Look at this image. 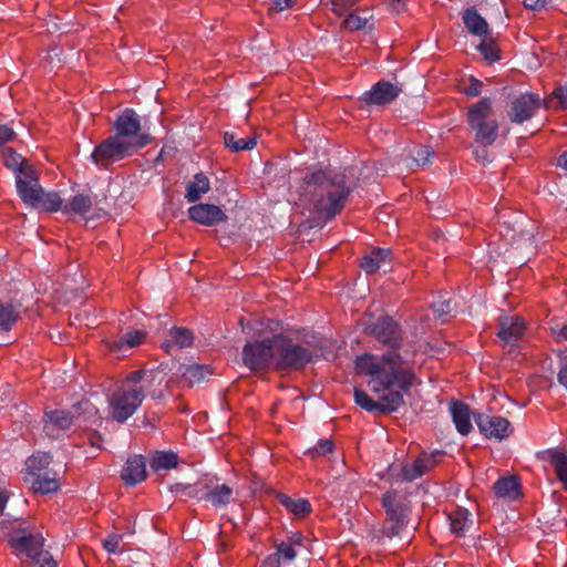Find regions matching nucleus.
Listing matches in <instances>:
<instances>
[{
    "label": "nucleus",
    "mask_w": 567,
    "mask_h": 567,
    "mask_svg": "<svg viewBox=\"0 0 567 567\" xmlns=\"http://www.w3.org/2000/svg\"><path fill=\"white\" fill-rule=\"evenodd\" d=\"M402 92L398 84L386 81L375 83L371 90L364 92L362 100L367 104L385 105L393 102Z\"/></svg>",
    "instance_id": "aec40b11"
},
{
    "label": "nucleus",
    "mask_w": 567,
    "mask_h": 567,
    "mask_svg": "<svg viewBox=\"0 0 567 567\" xmlns=\"http://www.w3.org/2000/svg\"><path fill=\"white\" fill-rule=\"evenodd\" d=\"M171 340L163 343V348L169 351L174 346L178 348L190 347L194 342L193 332L183 327H174L169 331Z\"/></svg>",
    "instance_id": "7c9ffc66"
},
{
    "label": "nucleus",
    "mask_w": 567,
    "mask_h": 567,
    "mask_svg": "<svg viewBox=\"0 0 567 567\" xmlns=\"http://www.w3.org/2000/svg\"><path fill=\"white\" fill-rule=\"evenodd\" d=\"M296 0H274L275 9L282 11L293 4Z\"/></svg>",
    "instance_id": "0e129e2a"
},
{
    "label": "nucleus",
    "mask_w": 567,
    "mask_h": 567,
    "mask_svg": "<svg viewBox=\"0 0 567 567\" xmlns=\"http://www.w3.org/2000/svg\"><path fill=\"white\" fill-rule=\"evenodd\" d=\"M16 137V133L12 127L7 124H0V146L12 141Z\"/></svg>",
    "instance_id": "6e6d98bb"
},
{
    "label": "nucleus",
    "mask_w": 567,
    "mask_h": 567,
    "mask_svg": "<svg viewBox=\"0 0 567 567\" xmlns=\"http://www.w3.org/2000/svg\"><path fill=\"white\" fill-rule=\"evenodd\" d=\"M355 1L357 0H332L333 11L338 14H343Z\"/></svg>",
    "instance_id": "4d7b16f0"
},
{
    "label": "nucleus",
    "mask_w": 567,
    "mask_h": 567,
    "mask_svg": "<svg viewBox=\"0 0 567 567\" xmlns=\"http://www.w3.org/2000/svg\"><path fill=\"white\" fill-rule=\"evenodd\" d=\"M114 128L117 137L131 144L142 143L143 147L151 142L147 133H141V121L137 113L132 109H125L115 120Z\"/></svg>",
    "instance_id": "ddd939ff"
},
{
    "label": "nucleus",
    "mask_w": 567,
    "mask_h": 567,
    "mask_svg": "<svg viewBox=\"0 0 567 567\" xmlns=\"http://www.w3.org/2000/svg\"><path fill=\"white\" fill-rule=\"evenodd\" d=\"M365 331L375 337L380 342L390 347H398L401 340V332L398 323L389 317L380 318L369 322Z\"/></svg>",
    "instance_id": "f3484780"
},
{
    "label": "nucleus",
    "mask_w": 567,
    "mask_h": 567,
    "mask_svg": "<svg viewBox=\"0 0 567 567\" xmlns=\"http://www.w3.org/2000/svg\"><path fill=\"white\" fill-rule=\"evenodd\" d=\"M450 413L457 432L467 435L473 429L472 413L468 405L460 401H453L450 404Z\"/></svg>",
    "instance_id": "b1692460"
},
{
    "label": "nucleus",
    "mask_w": 567,
    "mask_h": 567,
    "mask_svg": "<svg viewBox=\"0 0 567 567\" xmlns=\"http://www.w3.org/2000/svg\"><path fill=\"white\" fill-rule=\"evenodd\" d=\"M486 146L487 145L483 144V147H477L474 150L475 159L483 165L491 162V157H489L488 151L486 150Z\"/></svg>",
    "instance_id": "13d9d810"
},
{
    "label": "nucleus",
    "mask_w": 567,
    "mask_h": 567,
    "mask_svg": "<svg viewBox=\"0 0 567 567\" xmlns=\"http://www.w3.org/2000/svg\"><path fill=\"white\" fill-rule=\"evenodd\" d=\"M8 542L17 556L25 555L38 567H55L53 556L43 549L42 534L30 525L16 523L8 534Z\"/></svg>",
    "instance_id": "7ed1b4c3"
},
{
    "label": "nucleus",
    "mask_w": 567,
    "mask_h": 567,
    "mask_svg": "<svg viewBox=\"0 0 567 567\" xmlns=\"http://www.w3.org/2000/svg\"><path fill=\"white\" fill-rule=\"evenodd\" d=\"M392 251L388 248H374L361 261L362 269L368 274H373L390 264Z\"/></svg>",
    "instance_id": "a878e982"
},
{
    "label": "nucleus",
    "mask_w": 567,
    "mask_h": 567,
    "mask_svg": "<svg viewBox=\"0 0 567 567\" xmlns=\"http://www.w3.org/2000/svg\"><path fill=\"white\" fill-rule=\"evenodd\" d=\"M51 463V455L45 452H38L25 461L27 472L30 476L47 473Z\"/></svg>",
    "instance_id": "c9c22d12"
},
{
    "label": "nucleus",
    "mask_w": 567,
    "mask_h": 567,
    "mask_svg": "<svg viewBox=\"0 0 567 567\" xmlns=\"http://www.w3.org/2000/svg\"><path fill=\"white\" fill-rule=\"evenodd\" d=\"M435 464V454H424L411 462L392 464L389 475L394 483L412 482L427 473Z\"/></svg>",
    "instance_id": "4468645a"
},
{
    "label": "nucleus",
    "mask_w": 567,
    "mask_h": 567,
    "mask_svg": "<svg viewBox=\"0 0 567 567\" xmlns=\"http://www.w3.org/2000/svg\"><path fill=\"white\" fill-rule=\"evenodd\" d=\"M494 491L498 497L515 499L519 495V483L513 477H502L494 484Z\"/></svg>",
    "instance_id": "72a5a7b5"
},
{
    "label": "nucleus",
    "mask_w": 567,
    "mask_h": 567,
    "mask_svg": "<svg viewBox=\"0 0 567 567\" xmlns=\"http://www.w3.org/2000/svg\"><path fill=\"white\" fill-rule=\"evenodd\" d=\"M178 373L189 385H194L206 380V378L212 374V370L209 365L192 363L181 364Z\"/></svg>",
    "instance_id": "bb28decb"
},
{
    "label": "nucleus",
    "mask_w": 567,
    "mask_h": 567,
    "mask_svg": "<svg viewBox=\"0 0 567 567\" xmlns=\"http://www.w3.org/2000/svg\"><path fill=\"white\" fill-rule=\"evenodd\" d=\"M547 461L556 471L558 480L567 487V454L557 450L545 452Z\"/></svg>",
    "instance_id": "473e14b6"
},
{
    "label": "nucleus",
    "mask_w": 567,
    "mask_h": 567,
    "mask_svg": "<svg viewBox=\"0 0 567 567\" xmlns=\"http://www.w3.org/2000/svg\"><path fill=\"white\" fill-rule=\"evenodd\" d=\"M276 554H279L280 559L284 558L286 560H293L297 556V553L291 543H280L276 547Z\"/></svg>",
    "instance_id": "8fccbe9b"
},
{
    "label": "nucleus",
    "mask_w": 567,
    "mask_h": 567,
    "mask_svg": "<svg viewBox=\"0 0 567 567\" xmlns=\"http://www.w3.org/2000/svg\"><path fill=\"white\" fill-rule=\"evenodd\" d=\"M475 422L481 433L487 439L502 441L513 432L509 421L499 415L478 413L475 415Z\"/></svg>",
    "instance_id": "dca6fc26"
},
{
    "label": "nucleus",
    "mask_w": 567,
    "mask_h": 567,
    "mask_svg": "<svg viewBox=\"0 0 567 567\" xmlns=\"http://www.w3.org/2000/svg\"><path fill=\"white\" fill-rule=\"evenodd\" d=\"M14 176L17 187L19 185L21 186L22 183L23 185L27 183L30 184L31 182L38 179L37 173L30 163L25 164L22 169H20V172L14 173Z\"/></svg>",
    "instance_id": "49530a36"
},
{
    "label": "nucleus",
    "mask_w": 567,
    "mask_h": 567,
    "mask_svg": "<svg viewBox=\"0 0 567 567\" xmlns=\"http://www.w3.org/2000/svg\"><path fill=\"white\" fill-rule=\"evenodd\" d=\"M28 163V159L17 153L13 148H6L3 151V164L8 169L12 171L13 174L20 172V169H22V167Z\"/></svg>",
    "instance_id": "37998d69"
},
{
    "label": "nucleus",
    "mask_w": 567,
    "mask_h": 567,
    "mask_svg": "<svg viewBox=\"0 0 567 567\" xmlns=\"http://www.w3.org/2000/svg\"><path fill=\"white\" fill-rule=\"evenodd\" d=\"M451 532L458 536H465L473 526L472 513L466 508L457 507L449 515Z\"/></svg>",
    "instance_id": "393cba45"
},
{
    "label": "nucleus",
    "mask_w": 567,
    "mask_h": 567,
    "mask_svg": "<svg viewBox=\"0 0 567 567\" xmlns=\"http://www.w3.org/2000/svg\"><path fill=\"white\" fill-rule=\"evenodd\" d=\"M189 218L200 225L214 226L226 219L225 213L213 204H197L188 208Z\"/></svg>",
    "instance_id": "4be33fe9"
},
{
    "label": "nucleus",
    "mask_w": 567,
    "mask_h": 567,
    "mask_svg": "<svg viewBox=\"0 0 567 567\" xmlns=\"http://www.w3.org/2000/svg\"><path fill=\"white\" fill-rule=\"evenodd\" d=\"M559 383L567 389V363L560 369L558 373Z\"/></svg>",
    "instance_id": "69168bd1"
},
{
    "label": "nucleus",
    "mask_w": 567,
    "mask_h": 567,
    "mask_svg": "<svg viewBox=\"0 0 567 567\" xmlns=\"http://www.w3.org/2000/svg\"><path fill=\"white\" fill-rule=\"evenodd\" d=\"M35 207H40L48 212H58L62 210V199L55 192H49L45 193L43 189L41 190V195H39V198L37 200Z\"/></svg>",
    "instance_id": "79ce46f5"
},
{
    "label": "nucleus",
    "mask_w": 567,
    "mask_h": 567,
    "mask_svg": "<svg viewBox=\"0 0 567 567\" xmlns=\"http://www.w3.org/2000/svg\"><path fill=\"white\" fill-rule=\"evenodd\" d=\"M433 155L434 152L429 146H419L414 150L410 162L406 163V166H425L431 163Z\"/></svg>",
    "instance_id": "c03bdc74"
},
{
    "label": "nucleus",
    "mask_w": 567,
    "mask_h": 567,
    "mask_svg": "<svg viewBox=\"0 0 567 567\" xmlns=\"http://www.w3.org/2000/svg\"><path fill=\"white\" fill-rule=\"evenodd\" d=\"M524 333L525 322L520 317H501L497 336L505 346L509 347V352L518 348Z\"/></svg>",
    "instance_id": "a211bd4d"
},
{
    "label": "nucleus",
    "mask_w": 567,
    "mask_h": 567,
    "mask_svg": "<svg viewBox=\"0 0 567 567\" xmlns=\"http://www.w3.org/2000/svg\"><path fill=\"white\" fill-rule=\"evenodd\" d=\"M277 334L262 340L247 342L243 349L244 364L254 371L275 369Z\"/></svg>",
    "instance_id": "9b49d317"
},
{
    "label": "nucleus",
    "mask_w": 567,
    "mask_h": 567,
    "mask_svg": "<svg viewBox=\"0 0 567 567\" xmlns=\"http://www.w3.org/2000/svg\"><path fill=\"white\" fill-rule=\"evenodd\" d=\"M210 189V183L208 177L204 173L195 174L193 181L186 184L185 198L189 203H195L202 198L203 195L208 193Z\"/></svg>",
    "instance_id": "c85d7f7f"
},
{
    "label": "nucleus",
    "mask_w": 567,
    "mask_h": 567,
    "mask_svg": "<svg viewBox=\"0 0 567 567\" xmlns=\"http://www.w3.org/2000/svg\"><path fill=\"white\" fill-rule=\"evenodd\" d=\"M143 147V142L131 144L112 135L95 146L90 155L91 161L101 168H107L112 163L131 156Z\"/></svg>",
    "instance_id": "6e6552de"
},
{
    "label": "nucleus",
    "mask_w": 567,
    "mask_h": 567,
    "mask_svg": "<svg viewBox=\"0 0 567 567\" xmlns=\"http://www.w3.org/2000/svg\"><path fill=\"white\" fill-rule=\"evenodd\" d=\"M97 195L76 194L62 208L66 215L76 214L86 218H100L106 214Z\"/></svg>",
    "instance_id": "2eb2a0df"
},
{
    "label": "nucleus",
    "mask_w": 567,
    "mask_h": 567,
    "mask_svg": "<svg viewBox=\"0 0 567 567\" xmlns=\"http://www.w3.org/2000/svg\"><path fill=\"white\" fill-rule=\"evenodd\" d=\"M333 442L331 440H320L318 444L311 449H309L306 454L312 458H316L320 455H324L327 453L332 452Z\"/></svg>",
    "instance_id": "de8ad7c7"
},
{
    "label": "nucleus",
    "mask_w": 567,
    "mask_h": 567,
    "mask_svg": "<svg viewBox=\"0 0 567 567\" xmlns=\"http://www.w3.org/2000/svg\"><path fill=\"white\" fill-rule=\"evenodd\" d=\"M405 360L391 350L382 357L364 354L355 361V370L370 377L369 386L378 394V401L372 400L367 392L354 390L355 403L368 412L379 411L391 413L404 405V396L413 384L414 375L404 368Z\"/></svg>",
    "instance_id": "f257e3e1"
},
{
    "label": "nucleus",
    "mask_w": 567,
    "mask_h": 567,
    "mask_svg": "<svg viewBox=\"0 0 567 567\" xmlns=\"http://www.w3.org/2000/svg\"><path fill=\"white\" fill-rule=\"evenodd\" d=\"M202 486L203 482L196 484L175 483L169 486V492L183 501L188 498L202 501Z\"/></svg>",
    "instance_id": "e433bc0d"
},
{
    "label": "nucleus",
    "mask_w": 567,
    "mask_h": 567,
    "mask_svg": "<svg viewBox=\"0 0 567 567\" xmlns=\"http://www.w3.org/2000/svg\"><path fill=\"white\" fill-rule=\"evenodd\" d=\"M477 49L486 60L491 62L498 60L497 50L493 42H487L486 39H483V42L477 47Z\"/></svg>",
    "instance_id": "09e8293b"
},
{
    "label": "nucleus",
    "mask_w": 567,
    "mask_h": 567,
    "mask_svg": "<svg viewBox=\"0 0 567 567\" xmlns=\"http://www.w3.org/2000/svg\"><path fill=\"white\" fill-rule=\"evenodd\" d=\"M540 106V99L534 93H525L513 100L508 116L514 123H523L534 116Z\"/></svg>",
    "instance_id": "6ab92c4d"
},
{
    "label": "nucleus",
    "mask_w": 567,
    "mask_h": 567,
    "mask_svg": "<svg viewBox=\"0 0 567 567\" xmlns=\"http://www.w3.org/2000/svg\"><path fill=\"white\" fill-rule=\"evenodd\" d=\"M492 111V101L482 99L468 111V123L476 132L475 140L484 145H492L497 138L498 124L495 120H488Z\"/></svg>",
    "instance_id": "9d476101"
},
{
    "label": "nucleus",
    "mask_w": 567,
    "mask_h": 567,
    "mask_svg": "<svg viewBox=\"0 0 567 567\" xmlns=\"http://www.w3.org/2000/svg\"><path fill=\"white\" fill-rule=\"evenodd\" d=\"M554 95L559 101L563 109H567V84L559 86L554 91Z\"/></svg>",
    "instance_id": "052dcab7"
},
{
    "label": "nucleus",
    "mask_w": 567,
    "mask_h": 567,
    "mask_svg": "<svg viewBox=\"0 0 567 567\" xmlns=\"http://www.w3.org/2000/svg\"><path fill=\"white\" fill-rule=\"evenodd\" d=\"M41 190L42 187L39 185L38 179L31 182L30 184L27 183L23 185L22 183L21 186L19 185L17 187V192L23 203L31 206L37 205V200L39 195H41Z\"/></svg>",
    "instance_id": "a19ab883"
},
{
    "label": "nucleus",
    "mask_w": 567,
    "mask_h": 567,
    "mask_svg": "<svg viewBox=\"0 0 567 567\" xmlns=\"http://www.w3.org/2000/svg\"><path fill=\"white\" fill-rule=\"evenodd\" d=\"M433 310L439 318H442L445 315L451 313L454 310V308L452 301L449 299L433 303Z\"/></svg>",
    "instance_id": "864d4df0"
},
{
    "label": "nucleus",
    "mask_w": 567,
    "mask_h": 567,
    "mask_svg": "<svg viewBox=\"0 0 567 567\" xmlns=\"http://www.w3.org/2000/svg\"><path fill=\"white\" fill-rule=\"evenodd\" d=\"M557 165L567 171V152H564L557 161Z\"/></svg>",
    "instance_id": "338daca9"
},
{
    "label": "nucleus",
    "mask_w": 567,
    "mask_h": 567,
    "mask_svg": "<svg viewBox=\"0 0 567 567\" xmlns=\"http://www.w3.org/2000/svg\"><path fill=\"white\" fill-rule=\"evenodd\" d=\"M126 485L134 486L146 477V463L142 455L128 457L121 474Z\"/></svg>",
    "instance_id": "5701e85b"
},
{
    "label": "nucleus",
    "mask_w": 567,
    "mask_h": 567,
    "mask_svg": "<svg viewBox=\"0 0 567 567\" xmlns=\"http://www.w3.org/2000/svg\"><path fill=\"white\" fill-rule=\"evenodd\" d=\"M178 455L172 451H157L150 461L153 471L172 470L178 465Z\"/></svg>",
    "instance_id": "c756f323"
},
{
    "label": "nucleus",
    "mask_w": 567,
    "mask_h": 567,
    "mask_svg": "<svg viewBox=\"0 0 567 567\" xmlns=\"http://www.w3.org/2000/svg\"><path fill=\"white\" fill-rule=\"evenodd\" d=\"M372 171L363 165L349 166L342 171H316L305 177L301 197L309 202L313 210L322 218L330 220L343 208L350 193L358 186L362 171Z\"/></svg>",
    "instance_id": "f03ea898"
},
{
    "label": "nucleus",
    "mask_w": 567,
    "mask_h": 567,
    "mask_svg": "<svg viewBox=\"0 0 567 567\" xmlns=\"http://www.w3.org/2000/svg\"><path fill=\"white\" fill-rule=\"evenodd\" d=\"M122 535L113 534L103 540V547L110 554H116L118 551Z\"/></svg>",
    "instance_id": "603ef678"
},
{
    "label": "nucleus",
    "mask_w": 567,
    "mask_h": 567,
    "mask_svg": "<svg viewBox=\"0 0 567 567\" xmlns=\"http://www.w3.org/2000/svg\"><path fill=\"white\" fill-rule=\"evenodd\" d=\"M551 0H524V3L527 8L532 10H538L544 8Z\"/></svg>",
    "instance_id": "e2e57ef3"
},
{
    "label": "nucleus",
    "mask_w": 567,
    "mask_h": 567,
    "mask_svg": "<svg viewBox=\"0 0 567 567\" xmlns=\"http://www.w3.org/2000/svg\"><path fill=\"white\" fill-rule=\"evenodd\" d=\"M551 332L558 341L567 340V324H555Z\"/></svg>",
    "instance_id": "bf43d9fd"
},
{
    "label": "nucleus",
    "mask_w": 567,
    "mask_h": 567,
    "mask_svg": "<svg viewBox=\"0 0 567 567\" xmlns=\"http://www.w3.org/2000/svg\"><path fill=\"white\" fill-rule=\"evenodd\" d=\"M463 22L470 33L480 38L486 39L488 35V24L484 18H482L476 9H466L463 13Z\"/></svg>",
    "instance_id": "cd10ccee"
},
{
    "label": "nucleus",
    "mask_w": 567,
    "mask_h": 567,
    "mask_svg": "<svg viewBox=\"0 0 567 567\" xmlns=\"http://www.w3.org/2000/svg\"><path fill=\"white\" fill-rule=\"evenodd\" d=\"M224 143L233 152H240V151L252 150L256 146L257 141H256V137H254V136L247 137V138H241V137H238L237 134L234 132H225Z\"/></svg>",
    "instance_id": "58836bf2"
},
{
    "label": "nucleus",
    "mask_w": 567,
    "mask_h": 567,
    "mask_svg": "<svg viewBox=\"0 0 567 567\" xmlns=\"http://www.w3.org/2000/svg\"><path fill=\"white\" fill-rule=\"evenodd\" d=\"M143 147V142L131 144L112 135L95 146L90 155L91 161L101 168H107L112 163L131 156Z\"/></svg>",
    "instance_id": "1a4fd4ad"
},
{
    "label": "nucleus",
    "mask_w": 567,
    "mask_h": 567,
    "mask_svg": "<svg viewBox=\"0 0 567 567\" xmlns=\"http://www.w3.org/2000/svg\"><path fill=\"white\" fill-rule=\"evenodd\" d=\"M143 402L141 390L134 389L125 379L109 396V406L113 420L123 423L131 417Z\"/></svg>",
    "instance_id": "423d86ee"
},
{
    "label": "nucleus",
    "mask_w": 567,
    "mask_h": 567,
    "mask_svg": "<svg viewBox=\"0 0 567 567\" xmlns=\"http://www.w3.org/2000/svg\"><path fill=\"white\" fill-rule=\"evenodd\" d=\"M19 319L18 307L0 300V329L8 331Z\"/></svg>",
    "instance_id": "ea45409f"
},
{
    "label": "nucleus",
    "mask_w": 567,
    "mask_h": 567,
    "mask_svg": "<svg viewBox=\"0 0 567 567\" xmlns=\"http://www.w3.org/2000/svg\"><path fill=\"white\" fill-rule=\"evenodd\" d=\"M280 504L297 517H305L311 512V505L306 498L293 499L287 495L279 496Z\"/></svg>",
    "instance_id": "4c0bfd02"
},
{
    "label": "nucleus",
    "mask_w": 567,
    "mask_h": 567,
    "mask_svg": "<svg viewBox=\"0 0 567 567\" xmlns=\"http://www.w3.org/2000/svg\"><path fill=\"white\" fill-rule=\"evenodd\" d=\"M382 506L385 509L390 526L383 528V535L388 538H403L409 523V502L396 492H386L382 497Z\"/></svg>",
    "instance_id": "39448f33"
},
{
    "label": "nucleus",
    "mask_w": 567,
    "mask_h": 567,
    "mask_svg": "<svg viewBox=\"0 0 567 567\" xmlns=\"http://www.w3.org/2000/svg\"><path fill=\"white\" fill-rule=\"evenodd\" d=\"M145 339V333L140 330H132L123 334L120 339L114 340L110 344V349L114 352H123L126 349L141 344Z\"/></svg>",
    "instance_id": "2f4dec72"
},
{
    "label": "nucleus",
    "mask_w": 567,
    "mask_h": 567,
    "mask_svg": "<svg viewBox=\"0 0 567 567\" xmlns=\"http://www.w3.org/2000/svg\"><path fill=\"white\" fill-rule=\"evenodd\" d=\"M483 83L476 79H471L470 83L464 87V92L468 96H477L482 92Z\"/></svg>",
    "instance_id": "5fc2aeb1"
},
{
    "label": "nucleus",
    "mask_w": 567,
    "mask_h": 567,
    "mask_svg": "<svg viewBox=\"0 0 567 567\" xmlns=\"http://www.w3.org/2000/svg\"><path fill=\"white\" fill-rule=\"evenodd\" d=\"M101 437L97 434H92L90 437V442L92 446L100 449L101 447Z\"/></svg>",
    "instance_id": "774afa93"
},
{
    "label": "nucleus",
    "mask_w": 567,
    "mask_h": 567,
    "mask_svg": "<svg viewBox=\"0 0 567 567\" xmlns=\"http://www.w3.org/2000/svg\"><path fill=\"white\" fill-rule=\"evenodd\" d=\"M81 414L84 421H91L96 417L97 410L89 401H82L74 404L70 411L53 410L45 412L43 431L48 436L59 437L60 434L71 427L75 419H80Z\"/></svg>",
    "instance_id": "20e7f679"
},
{
    "label": "nucleus",
    "mask_w": 567,
    "mask_h": 567,
    "mask_svg": "<svg viewBox=\"0 0 567 567\" xmlns=\"http://www.w3.org/2000/svg\"><path fill=\"white\" fill-rule=\"evenodd\" d=\"M125 379L134 389L141 390L143 400L146 394L154 400H161L168 388L166 375L161 370H136L130 372Z\"/></svg>",
    "instance_id": "f8f14e48"
},
{
    "label": "nucleus",
    "mask_w": 567,
    "mask_h": 567,
    "mask_svg": "<svg viewBox=\"0 0 567 567\" xmlns=\"http://www.w3.org/2000/svg\"><path fill=\"white\" fill-rule=\"evenodd\" d=\"M233 499V488L227 484L204 483L202 486V501L210 503L216 508L227 506Z\"/></svg>",
    "instance_id": "412c9836"
},
{
    "label": "nucleus",
    "mask_w": 567,
    "mask_h": 567,
    "mask_svg": "<svg viewBox=\"0 0 567 567\" xmlns=\"http://www.w3.org/2000/svg\"><path fill=\"white\" fill-rule=\"evenodd\" d=\"M261 567H281V559L279 554L269 555L261 564Z\"/></svg>",
    "instance_id": "680f3d73"
},
{
    "label": "nucleus",
    "mask_w": 567,
    "mask_h": 567,
    "mask_svg": "<svg viewBox=\"0 0 567 567\" xmlns=\"http://www.w3.org/2000/svg\"><path fill=\"white\" fill-rule=\"evenodd\" d=\"M343 24L350 31L364 30L369 27V18L351 12L344 19Z\"/></svg>",
    "instance_id": "a18cd8bd"
},
{
    "label": "nucleus",
    "mask_w": 567,
    "mask_h": 567,
    "mask_svg": "<svg viewBox=\"0 0 567 567\" xmlns=\"http://www.w3.org/2000/svg\"><path fill=\"white\" fill-rule=\"evenodd\" d=\"M30 481L31 487L34 492H39L41 494H50L54 493L59 489V482L54 475H51L49 472L33 475Z\"/></svg>",
    "instance_id": "f704fd0d"
},
{
    "label": "nucleus",
    "mask_w": 567,
    "mask_h": 567,
    "mask_svg": "<svg viewBox=\"0 0 567 567\" xmlns=\"http://www.w3.org/2000/svg\"><path fill=\"white\" fill-rule=\"evenodd\" d=\"M513 239L514 244H517V248L533 247L534 235L529 230L522 229L518 234V238L516 239L515 236H513Z\"/></svg>",
    "instance_id": "3c124183"
},
{
    "label": "nucleus",
    "mask_w": 567,
    "mask_h": 567,
    "mask_svg": "<svg viewBox=\"0 0 567 567\" xmlns=\"http://www.w3.org/2000/svg\"><path fill=\"white\" fill-rule=\"evenodd\" d=\"M275 370H300L312 361L313 354L307 348L277 334Z\"/></svg>",
    "instance_id": "0eeeda50"
}]
</instances>
